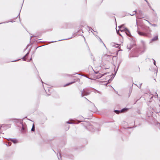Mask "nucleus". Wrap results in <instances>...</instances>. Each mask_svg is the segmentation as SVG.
I'll return each mask as SVG.
<instances>
[{"label": "nucleus", "instance_id": "4be33fe9", "mask_svg": "<svg viewBox=\"0 0 160 160\" xmlns=\"http://www.w3.org/2000/svg\"><path fill=\"white\" fill-rule=\"evenodd\" d=\"M68 39H65L64 40H67ZM63 39H62L63 40ZM61 40H58V41H61Z\"/></svg>", "mask_w": 160, "mask_h": 160}, {"label": "nucleus", "instance_id": "a211bd4d", "mask_svg": "<svg viewBox=\"0 0 160 160\" xmlns=\"http://www.w3.org/2000/svg\"><path fill=\"white\" fill-rule=\"evenodd\" d=\"M123 26V25H122L120 26H119L118 27L119 28H121Z\"/></svg>", "mask_w": 160, "mask_h": 160}, {"label": "nucleus", "instance_id": "aec40b11", "mask_svg": "<svg viewBox=\"0 0 160 160\" xmlns=\"http://www.w3.org/2000/svg\"><path fill=\"white\" fill-rule=\"evenodd\" d=\"M8 22H2V23H0V24L2 23H8Z\"/></svg>", "mask_w": 160, "mask_h": 160}, {"label": "nucleus", "instance_id": "ddd939ff", "mask_svg": "<svg viewBox=\"0 0 160 160\" xmlns=\"http://www.w3.org/2000/svg\"><path fill=\"white\" fill-rule=\"evenodd\" d=\"M59 155L60 156L59 157V156H58V158L59 160H62V159L61 158V156L60 153H59Z\"/></svg>", "mask_w": 160, "mask_h": 160}, {"label": "nucleus", "instance_id": "4468645a", "mask_svg": "<svg viewBox=\"0 0 160 160\" xmlns=\"http://www.w3.org/2000/svg\"><path fill=\"white\" fill-rule=\"evenodd\" d=\"M99 39H100V42L102 43L104 45V46L106 48V46L103 43V42L102 41V40L101 39V38H99Z\"/></svg>", "mask_w": 160, "mask_h": 160}, {"label": "nucleus", "instance_id": "cd10ccee", "mask_svg": "<svg viewBox=\"0 0 160 160\" xmlns=\"http://www.w3.org/2000/svg\"><path fill=\"white\" fill-rule=\"evenodd\" d=\"M2 127H2H1V128Z\"/></svg>", "mask_w": 160, "mask_h": 160}, {"label": "nucleus", "instance_id": "9b49d317", "mask_svg": "<svg viewBox=\"0 0 160 160\" xmlns=\"http://www.w3.org/2000/svg\"><path fill=\"white\" fill-rule=\"evenodd\" d=\"M29 53L28 52L27 53L26 55L24 56V57L23 58V60L24 61H27L25 58V57H26L28 54Z\"/></svg>", "mask_w": 160, "mask_h": 160}, {"label": "nucleus", "instance_id": "0eeeda50", "mask_svg": "<svg viewBox=\"0 0 160 160\" xmlns=\"http://www.w3.org/2000/svg\"><path fill=\"white\" fill-rule=\"evenodd\" d=\"M106 73H104V74H99V75H98L97 77V78H99L102 77V76H103L104 75L106 74Z\"/></svg>", "mask_w": 160, "mask_h": 160}, {"label": "nucleus", "instance_id": "bb28decb", "mask_svg": "<svg viewBox=\"0 0 160 160\" xmlns=\"http://www.w3.org/2000/svg\"><path fill=\"white\" fill-rule=\"evenodd\" d=\"M141 84H141L140 85V88L141 86Z\"/></svg>", "mask_w": 160, "mask_h": 160}, {"label": "nucleus", "instance_id": "2eb2a0df", "mask_svg": "<svg viewBox=\"0 0 160 160\" xmlns=\"http://www.w3.org/2000/svg\"><path fill=\"white\" fill-rule=\"evenodd\" d=\"M66 123L68 124H72V122L69 121L67 122Z\"/></svg>", "mask_w": 160, "mask_h": 160}, {"label": "nucleus", "instance_id": "393cba45", "mask_svg": "<svg viewBox=\"0 0 160 160\" xmlns=\"http://www.w3.org/2000/svg\"><path fill=\"white\" fill-rule=\"evenodd\" d=\"M156 96L157 97L158 96V94L157 93H156Z\"/></svg>", "mask_w": 160, "mask_h": 160}, {"label": "nucleus", "instance_id": "5701e85b", "mask_svg": "<svg viewBox=\"0 0 160 160\" xmlns=\"http://www.w3.org/2000/svg\"><path fill=\"white\" fill-rule=\"evenodd\" d=\"M56 42V41H52V42H50L51 43V42Z\"/></svg>", "mask_w": 160, "mask_h": 160}, {"label": "nucleus", "instance_id": "b1692460", "mask_svg": "<svg viewBox=\"0 0 160 160\" xmlns=\"http://www.w3.org/2000/svg\"><path fill=\"white\" fill-rule=\"evenodd\" d=\"M147 3H148V1L147 0H144Z\"/></svg>", "mask_w": 160, "mask_h": 160}, {"label": "nucleus", "instance_id": "412c9836", "mask_svg": "<svg viewBox=\"0 0 160 160\" xmlns=\"http://www.w3.org/2000/svg\"><path fill=\"white\" fill-rule=\"evenodd\" d=\"M93 31H94L92 28H91V31L92 32Z\"/></svg>", "mask_w": 160, "mask_h": 160}, {"label": "nucleus", "instance_id": "f03ea898", "mask_svg": "<svg viewBox=\"0 0 160 160\" xmlns=\"http://www.w3.org/2000/svg\"><path fill=\"white\" fill-rule=\"evenodd\" d=\"M127 108H124L122 109L120 111L118 110H115L114 112L118 114L120 112H123L125 110H127Z\"/></svg>", "mask_w": 160, "mask_h": 160}, {"label": "nucleus", "instance_id": "9d476101", "mask_svg": "<svg viewBox=\"0 0 160 160\" xmlns=\"http://www.w3.org/2000/svg\"><path fill=\"white\" fill-rule=\"evenodd\" d=\"M74 82H71L70 83H67L65 85H64V87H66V86H67L68 85H69L70 84H71L73 83Z\"/></svg>", "mask_w": 160, "mask_h": 160}, {"label": "nucleus", "instance_id": "39448f33", "mask_svg": "<svg viewBox=\"0 0 160 160\" xmlns=\"http://www.w3.org/2000/svg\"><path fill=\"white\" fill-rule=\"evenodd\" d=\"M10 140L13 143L15 144V143H17L18 142V140L16 139H10Z\"/></svg>", "mask_w": 160, "mask_h": 160}, {"label": "nucleus", "instance_id": "7ed1b4c3", "mask_svg": "<svg viewBox=\"0 0 160 160\" xmlns=\"http://www.w3.org/2000/svg\"><path fill=\"white\" fill-rule=\"evenodd\" d=\"M138 34L141 36H147V34L145 33H143L137 31Z\"/></svg>", "mask_w": 160, "mask_h": 160}, {"label": "nucleus", "instance_id": "dca6fc26", "mask_svg": "<svg viewBox=\"0 0 160 160\" xmlns=\"http://www.w3.org/2000/svg\"><path fill=\"white\" fill-rule=\"evenodd\" d=\"M116 30H117V33L118 34L120 35V36H121V34H119V30H118V31L117 30V29H116Z\"/></svg>", "mask_w": 160, "mask_h": 160}, {"label": "nucleus", "instance_id": "a878e982", "mask_svg": "<svg viewBox=\"0 0 160 160\" xmlns=\"http://www.w3.org/2000/svg\"><path fill=\"white\" fill-rule=\"evenodd\" d=\"M22 129H23V130H24V128H23V127H22Z\"/></svg>", "mask_w": 160, "mask_h": 160}, {"label": "nucleus", "instance_id": "6ab92c4d", "mask_svg": "<svg viewBox=\"0 0 160 160\" xmlns=\"http://www.w3.org/2000/svg\"><path fill=\"white\" fill-rule=\"evenodd\" d=\"M125 28L124 29L121 30H121V32H123L124 31H125Z\"/></svg>", "mask_w": 160, "mask_h": 160}, {"label": "nucleus", "instance_id": "f257e3e1", "mask_svg": "<svg viewBox=\"0 0 160 160\" xmlns=\"http://www.w3.org/2000/svg\"><path fill=\"white\" fill-rule=\"evenodd\" d=\"M81 92V96L83 97L84 96H87L89 95L91 92L88 91V89H85L82 90Z\"/></svg>", "mask_w": 160, "mask_h": 160}, {"label": "nucleus", "instance_id": "20e7f679", "mask_svg": "<svg viewBox=\"0 0 160 160\" xmlns=\"http://www.w3.org/2000/svg\"><path fill=\"white\" fill-rule=\"evenodd\" d=\"M125 32L126 34L128 36H130V33L129 31L126 28H125Z\"/></svg>", "mask_w": 160, "mask_h": 160}, {"label": "nucleus", "instance_id": "6e6552de", "mask_svg": "<svg viewBox=\"0 0 160 160\" xmlns=\"http://www.w3.org/2000/svg\"><path fill=\"white\" fill-rule=\"evenodd\" d=\"M31 130L32 131L34 132L35 131V128L34 124H33L32 128L31 129Z\"/></svg>", "mask_w": 160, "mask_h": 160}, {"label": "nucleus", "instance_id": "1a4fd4ad", "mask_svg": "<svg viewBox=\"0 0 160 160\" xmlns=\"http://www.w3.org/2000/svg\"><path fill=\"white\" fill-rule=\"evenodd\" d=\"M146 21L148 22L150 25H152V26H154V27H156L157 26V25L156 24H152V23H151L149 21L147 20H146Z\"/></svg>", "mask_w": 160, "mask_h": 160}, {"label": "nucleus", "instance_id": "423d86ee", "mask_svg": "<svg viewBox=\"0 0 160 160\" xmlns=\"http://www.w3.org/2000/svg\"><path fill=\"white\" fill-rule=\"evenodd\" d=\"M158 39V36H156L152 39V41H154L157 40Z\"/></svg>", "mask_w": 160, "mask_h": 160}, {"label": "nucleus", "instance_id": "f8f14e48", "mask_svg": "<svg viewBox=\"0 0 160 160\" xmlns=\"http://www.w3.org/2000/svg\"><path fill=\"white\" fill-rule=\"evenodd\" d=\"M136 12V11H133L132 12V14H130V15L131 16H133V15H134L135 14Z\"/></svg>", "mask_w": 160, "mask_h": 160}, {"label": "nucleus", "instance_id": "f3484780", "mask_svg": "<svg viewBox=\"0 0 160 160\" xmlns=\"http://www.w3.org/2000/svg\"><path fill=\"white\" fill-rule=\"evenodd\" d=\"M152 60H153L154 61V62H153V63H154V65H156V62H155V61L153 59H152Z\"/></svg>", "mask_w": 160, "mask_h": 160}]
</instances>
